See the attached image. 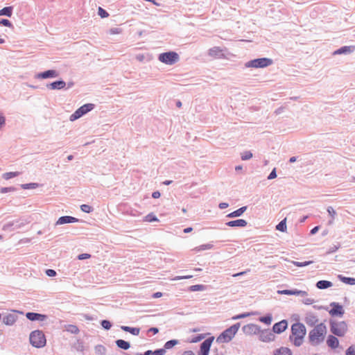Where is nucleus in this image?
Here are the masks:
<instances>
[{"label":"nucleus","instance_id":"f257e3e1","mask_svg":"<svg viewBox=\"0 0 355 355\" xmlns=\"http://www.w3.org/2000/svg\"><path fill=\"white\" fill-rule=\"evenodd\" d=\"M327 334V327L321 322L311 330L309 333V341L312 346H317L322 343Z\"/></svg>","mask_w":355,"mask_h":355},{"label":"nucleus","instance_id":"f03ea898","mask_svg":"<svg viewBox=\"0 0 355 355\" xmlns=\"http://www.w3.org/2000/svg\"><path fill=\"white\" fill-rule=\"evenodd\" d=\"M306 334V329L304 324L301 322H295L291 326V334L289 340L293 343L296 347L302 345L304 338Z\"/></svg>","mask_w":355,"mask_h":355},{"label":"nucleus","instance_id":"7ed1b4c3","mask_svg":"<svg viewBox=\"0 0 355 355\" xmlns=\"http://www.w3.org/2000/svg\"><path fill=\"white\" fill-rule=\"evenodd\" d=\"M241 326L240 322H237L223 331L216 338L218 343H229L234 337Z\"/></svg>","mask_w":355,"mask_h":355},{"label":"nucleus","instance_id":"20e7f679","mask_svg":"<svg viewBox=\"0 0 355 355\" xmlns=\"http://www.w3.org/2000/svg\"><path fill=\"white\" fill-rule=\"evenodd\" d=\"M329 323L330 331L335 336L342 337L347 331V324L345 321L336 322L331 320Z\"/></svg>","mask_w":355,"mask_h":355},{"label":"nucleus","instance_id":"39448f33","mask_svg":"<svg viewBox=\"0 0 355 355\" xmlns=\"http://www.w3.org/2000/svg\"><path fill=\"white\" fill-rule=\"evenodd\" d=\"M30 343L33 347H42L46 345V338L44 333L40 330H35L31 333Z\"/></svg>","mask_w":355,"mask_h":355},{"label":"nucleus","instance_id":"423d86ee","mask_svg":"<svg viewBox=\"0 0 355 355\" xmlns=\"http://www.w3.org/2000/svg\"><path fill=\"white\" fill-rule=\"evenodd\" d=\"M273 60L268 58H256L247 62L245 67L247 68H265L272 64Z\"/></svg>","mask_w":355,"mask_h":355},{"label":"nucleus","instance_id":"0eeeda50","mask_svg":"<svg viewBox=\"0 0 355 355\" xmlns=\"http://www.w3.org/2000/svg\"><path fill=\"white\" fill-rule=\"evenodd\" d=\"M158 59L160 62L166 64L173 65L179 61L180 56L178 53L175 51H168L160 53L158 56Z\"/></svg>","mask_w":355,"mask_h":355},{"label":"nucleus","instance_id":"6e6552de","mask_svg":"<svg viewBox=\"0 0 355 355\" xmlns=\"http://www.w3.org/2000/svg\"><path fill=\"white\" fill-rule=\"evenodd\" d=\"M23 313L17 311H11L3 317V323L8 326L13 325L18 320V315H22Z\"/></svg>","mask_w":355,"mask_h":355},{"label":"nucleus","instance_id":"1a4fd4ad","mask_svg":"<svg viewBox=\"0 0 355 355\" xmlns=\"http://www.w3.org/2000/svg\"><path fill=\"white\" fill-rule=\"evenodd\" d=\"M93 107L94 105L91 103L83 105L70 116V120L73 121L79 119L83 115L92 110Z\"/></svg>","mask_w":355,"mask_h":355},{"label":"nucleus","instance_id":"9d476101","mask_svg":"<svg viewBox=\"0 0 355 355\" xmlns=\"http://www.w3.org/2000/svg\"><path fill=\"white\" fill-rule=\"evenodd\" d=\"M330 306H331V309L329 311V313L330 314L331 316L342 317L344 315L345 311L343 309V307L338 302H333L330 303Z\"/></svg>","mask_w":355,"mask_h":355},{"label":"nucleus","instance_id":"9b49d317","mask_svg":"<svg viewBox=\"0 0 355 355\" xmlns=\"http://www.w3.org/2000/svg\"><path fill=\"white\" fill-rule=\"evenodd\" d=\"M258 335L259 340L265 343L273 341L275 338V335L274 334L272 330L270 331L269 329H261V331L258 334Z\"/></svg>","mask_w":355,"mask_h":355},{"label":"nucleus","instance_id":"f8f14e48","mask_svg":"<svg viewBox=\"0 0 355 355\" xmlns=\"http://www.w3.org/2000/svg\"><path fill=\"white\" fill-rule=\"evenodd\" d=\"M242 331L246 335H257L261 331V328L255 324H248L242 327Z\"/></svg>","mask_w":355,"mask_h":355},{"label":"nucleus","instance_id":"ddd939ff","mask_svg":"<svg viewBox=\"0 0 355 355\" xmlns=\"http://www.w3.org/2000/svg\"><path fill=\"white\" fill-rule=\"evenodd\" d=\"M288 328V321L286 320H282L278 322H276L272 326V331L274 334H281L284 332Z\"/></svg>","mask_w":355,"mask_h":355},{"label":"nucleus","instance_id":"4468645a","mask_svg":"<svg viewBox=\"0 0 355 355\" xmlns=\"http://www.w3.org/2000/svg\"><path fill=\"white\" fill-rule=\"evenodd\" d=\"M179 343V340L173 339L167 341L163 348L157 349V355H164L167 349L173 348L174 346Z\"/></svg>","mask_w":355,"mask_h":355},{"label":"nucleus","instance_id":"2eb2a0df","mask_svg":"<svg viewBox=\"0 0 355 355\" xmlns=\"http://www.w3.org/2000/svg\"><path fill=\"white\" fill-rule=\"evenodd\" d=\"M214 340V336H210L205 339L200 345L199 353H209L211 344Z\"/></svg>","mask_w":355,"mask_h":355},{"label":"nucleus","instance_id":"dca6fc26","mask_svg":"<svg viewBox=\"0 0 355 355\" xmlns=\"http://www.w3.org/2000/svg\"><path fill=\"white\" fill-rule=\"evenodd\" d=\"M208 55L216 59L225 58L223 50L220 46H214L209 49L208 51Z\"/></svg>","mask_w":355,"mask_h":355},{"label":"nucleus","instance_id":"f3484780","mask_svg":"<svg viewBox=\"0 0 355 355\" xmlns=\"http://www.w3.org/2000/svg\"><path fill=\"white\" fill-rule=\"evenodd\" d=\"M304 321L310 327H313L318 322V319L314 313L307 312L305 315Z\"/></svg>","mask_w":355,"mask_h":355},{"label":"nucleus","instance_id":"a211bd4d","mask_svg":"<svg viewBox=\"0 0 355 355\" xmlns=\"http://www.w3.org/2000/svg\"><path fill=\"white\" fill-rule=\"evenodd\" d=\"M225 225L231 227H245L248 225V222L244 219H236L227 222Z\"/></svg>","mask_w":355,"mask_h":355},{"label":"nucleus","instance_id":"6ab92c4d","mask_svg":"<svg viewBox=\"0 0 355 355\" xmlns=\"http://www.w3.org/2000/svg\"><path fill=\"white\" fill-rule=\"evenodd\" d=\"M355 46H343L334 52V55L349 54L354 52Z\"/></svg>","mask_w":355,"mask_h":355},{"label":"nucleus","instance_id":"aec40b11","mask_svg":"<svg viewBox=\"0 0 355 355\" xmlns=\"http://www.w3.org/2000/svg\"><path fill=\"white\" fill-rule=\"evenodd\" d=\"M26 316L28 320H30L31 321H35V320L44 321L46 318V315L37 313H32V312L27 313Z\"/></svg>","mask_w":355,"mask_h":355},{"label":"nucleus","instance_id":"412c9836","mask_svg":"<svg viewBox=\"0 0 355 355\" xmlns=\"http://www.w3.org/2000/svg\"><path fill=\"white\" fill-rule=\"evenodd\" d=\"M327 344L330 348L336 349L338 347L339 341L336 336L329 335L327 339Z\"/></svg>","mask_w":355,"mask_h":355},{"label":"nucleus","instance_id":"4be33fe9","mask_svg":"<svg viewBox=\"0 0 355 355\" xmlns=\"http://www.w3.org/2000/svg\"><path fill=\"white\" fill-rule=\"evenodd\" d=\"M78 221L76 218L72 216H62L58 218L56 225H62L65 223H76Z\"/></svg>","mask_w":355,"mask_h":355},{"label":"nucleus","instance_id":"5701e85b","mask_svg":"<svg viewBox=\"0 0 355 355\" xmlns=\"http://www.w3.org/2000/svg\"><path fill=\"white\" fill-rule=\"evenodd\" d=\"M58 76V73L55 70H48L38 74L40 78L46 79L49 78H55Z\"/></svg>","mask_w":355,"mask_h":355},{"label":"nucleus","instance_id":"b1692460","mask_svg":"<svg viewBox=\"0 0 355 355\" xmlns=\"http://www.w3.org/2000/svg\"><path fill=\"white\" fill-rule=\"evenodd\" d=\"M247 208H248L247 206L241 207L239 209L228 214L227 215V218H236V217L241 216L246 211Z\"/></svg>","mask_w":355,"mask_h":355},{"label":"nucleus","instance_id":"393cba45","mask_svg":"<svg viewBox=\"0 0 355 355\" xmlns=\"http://www.w3.org/2000/svg\"><path fill=\"white\" fill-rule=\"evenodd\" d=\"M315 286L318 289L323 290L331 287L333 286V284L330 281L320 280L316 283Z\"/></svg>","mask_w":355,"mask_h":355},{"label":"nucleus","instance_id":"a878e982","mask_svg":"<svg viewBox=\"0 0 355 355\" xmlns=\"http://www.w3.org/2000/svg\"><path fill=\"white\" fill-rule=\"evenodd\" d=\"M291 350L286 347H281L273 352V355H292Z\"/></svg>","mask_w":355,"mask_h":355},{"label":"nucleus","instance_id":"bb28decb","mask_svg":"<svg viewBox=\"0 0 355 355\" xmlns=\"http://www.w3.org/2000/svg\"><path fill=\"white\" fill-rule=\"evenodd\" d=\"M66 86V83L63 80L55 81L51 83L49 87L51 89H63Z\"/></svg>","mask_w":355,"mask_h":355},{"label":"nucleus","instance_id":"cd10ccee","mask_svg":"<svg viewBox=\"0 0 355 355\" xmlns=\"http://www.w3.org/2000/svg\"><path fill=\"white\" fill-rule=\"evenodd\" d=\"M338 279L343 283L349 285H355V278L338 275Z\"/></svg>","mask_w":355,"mask_h":355},{"label":"nucleus","instance_id":"c85d7f7f","mask_svg":"<svg viewBox=\"0 0 355 355\" xmlns=\"http://www.w3.org/2000/svg\"><path fill=\"white\" fill-rule=\"evenodd\" d=\"M272 320V316L271 313H267L263 316H261L259 318V321L261 322H263L267 325H269L271 324Z\"/></svg>","mask_w":355,"mask_h":355},{"label":"nucleus","instance_id":"c756f323","mask_svg":"<svg viewBox=\"0 0 355 355\" xmlns=\"http://www.w3.org/2000/svg\"><path fill=\"white\" fill-rule=\"evenodd\" d=\"M121 329L123 331L130 332V334H132V335H135V336L138 335L140 331V329L139 328L130 327H127V326H122Z\"/></svg>","mask_w":355,"mask_h":355},{"label":"nucleus","instance_id":"7c9ffc66","mask_svg":"<svg viewBox=\"0 0 355 355\" xmlns=\"http://www.w3.org/2000/svg\"><path fill=\"white\" fill-rule=\"evenodd\" d=\"M116 344L117 345V347H119V348H121L123 349H128L130 348V343L125 340H117L116 341Z\"/></svg>","mask_w":355,"mask_h":355},{"label":"nucleus","instance_id":"2f4dec72","mask_svg":"<svg viewBox=\"0 0 355 355\" xmlns=\"http://www.w3.org/2000/svg\"><path fill=\"white\" fill-rule=\"evenodd\" d=\"M205 288H206V286L205 285H203V284H196V285L190 286L188 288V291L193 292V291H205Z\"/></svg>","mask_w":355,"mask_h":355},{"label":"nucleus","instance_id":"473e14b6","mask_svg":"<svg viewBox=\"0 0 355 355\" xmlns=\"http://www.w3.org/2000/svg\"><path fill=\"white\" fill-rule=\"evenodd\" d=\"M255 314H256V313H254V312L243 313H240V314L233 316L232 318V319L234 320H239V319H243V318H247V317H249L250 315H253Z\"/></svg>","mask_w":355,"mask_h":355},{"label":"nucleus","instance_id":"72a5a7b5","mask_svg":"<svg viewBox=\"0 0 355 355\" xmlns=\"http://www.w3.org/2000/svg\"><path fill=\"white\" fill-rule=\"evenodd\" d=\"M286 219L281 220L276 226V230L284 232L286 231Z\"/></svg>","mask_w":355,"mask_h":355},{"label":"nucleus","instance_id":"f704fd0d","mask_svg":"<svg viewBox=\"0 0 355 355\" xmlns=\"http://www.w3.org/2000/svg\"><path fill=\"white\" fill-rule=\"evenodd\" d=\"M64 329L67 331H69L71 334H76L79 332L78 328L76 325L68 324L64 327Z\"/></svg>","mask_w":355,"mask_h":355},{"label":"nucleus","instance_id":"c9c22d12","mask_svg":"<svg viewBox=\"0 0 355 355\" xmlns=\"http://www.w3.org/2000/svg\"><path fill=\"white\" fill-rule=\"evenodd\" d=\"M12 8L11 6L5 7L3 9L0 10V16L6 15L8 17H10L12 15Z\"/></svg>","mask_w":355,"mask_h":355},{"label":"nucleus","instance_id":"e433bc0d","mask_svg":"<svg viewBox=\"0 0 355 355\" xmlns=\"http://www.w3.org/2000/svg\"><path fill=\"white\" fill-rule=\"evenodd\" d=\"M278 293L281 295H296L297 289H285L282 291H278Z\"/></svg>","mask_w":355,"mask_h":355},{"label":"nucleus","instance_id":"4c0bfd02","mask_svg":"<svg viewBox=\"0 0 355 355\" xmlns=\"http://www.w3.org/2000/svg\"><path fill=\"white\" fill-rule=\"evenodd\" d=\"M340 248V244L338 243L336 245H334L333 246H330L329 248L326 252V254H330L336 251H337Z\"/></svg>","mask_w":355,"mask_h":355},{"label":"nucleus","instance_id":"58836bf2","mask_svg":"<svg viewBox=\"0 0 355 355\" xmlns=\"http://www.w3.org/2000/svg\"><path fill=\"white\" fill-rule=\"evenodd\" d=\"M20 173L19 172H9V173H6L3 175V177L4 179L6 180H9V179H11L12 178H15L17 175H19Z\"/></svg>","mask_w":355,"mask_h":355},{"label":"nucleus","instance_id":"ea45409f","mask_svg":"<svg viewBox=\"0 0 355 355\" xmlns=\"http://www.w3.org/2000/svg\"><path fill=\"white\" fill-rule=\"evenodd\" d=\"M327 212L329 215L331 216V220L329 222V224H331L334 220L335 216L336 215V212L332 207H328Z\"/></svg>","mask_w":355,"mask_h":355},{"label":"nucleus","instance_id":"a19ab883","mask_svg":"<svg viewBox=\"0 0 355 355\" xmlns=\"http://www.w3.org/2000/svg\"><path fill=\"white\" fill-rule=\"evenodd\" d=\"M213 245L211 243H207L200 245L199 247H197L196 248V251H201V250H209L213 248Z\"/></svg>","mask_w":355,"mask_h":355},{"label":"nucleus","instance_id":"79ce46f5","mask_svg":"<svg viewBox=\"0 0 355 355\" xmlns=\"http://www.w3.org/2000/svg\"><path fill=\"white\" fill-rule=\"evenodd\" d=\"M313 262V261H306L304 262L293 261V264L297 267H304L310 265Z\"/></svg>","mask_w":355,"mask_h":355},{"label":"nucleus","instance_id":"37998d69","mask_svg":"<svg viewBox=\"0 0 355 355\" xmlns=\"http://www.w3.org/2000/svg\"><path fill=\"white\" fill-rule=\"evenodd\" d=\"M252 157V153L250 151H245L241 154L242 160H248Z\"/></svg>","mask_w":355,"mask_h":355},{"label":"nucleus","instance_id":"c03bdc74","mask_svg":"<svg viewBox=\"0 0 355 355\" xmlns=\"http://www.w3.org/2000/svg\"><path fill=\"white\" fill-rule=\"evenodd\" d=\"M345 354L355 355V345H351L350 347H349L345 352Z\"/></svg>","mask_w":355,"mask_h":355},{"label":"nucleus","instance_id":"a18cd8bd","mask_svg":"<svg viewBox=\"0 0 355 355\" xmlns=\"http://www.w3.org/2000/svg\"><path fill=\"white\" fill-rule=\"evenodd\" d=\"M80 209L85 213H90L92 211V207L88 205H82Z\"/></svg>","mask_w":355,"mask_h":355},{"label":"nucleus","instance_id":"49530a36","mask_svg":"<svg viewBox=\"0 0 355 355\" xmlns=\"http://www.w3.org/2000/svg\"><path fill=\"white\" fill-rule=\"evenodd\" d=\"M205 338L204 334H198L191 339V343H198Z\"/></svg>","mask_w":355,"mask_h":355},{"label":"nucleus","instance_id":"de8ad7c7","mask_svg":"<svg viewBox=\"0 0 355 355\" xmlns=\"http://www.w3.org/2000/svg\"><path fill=\"white\" fill-rule=\"evenodd\" d=\"M101 325L104 329H105L107 330L110 329L112 326L111 323L108 320H104L101 322Z\"/></svg>","mask_w":355,"mask_h":355},{"label":"nucleus","instance_id":"09e8293b","mask_svg":"<svg viewBox=\"0 0 355 355\" xmlns=\"http://www.w3.org/2000/svg\"><path fill=\"white\" fill-rule=\"evenodd\" d=\"M98 15L102 17V18H104V17H108V13L104 10L102 8L99 7L98 8Z\"/></svg>","mask_w":355,"mask_h":355},{"label":"nucleus","instance_id":"8fccbe9b","mask_svg":"<svg viewBox=\"0 0 355 355\" xmlns=\"http://www.w3.org/2000/svg\"><path fill=\"white\" fill-rule=\"evenodd\" d=\"M0 25H3V26H7V27L12 26V24L10 23V21L8 19H1L0 21Z\"/></svg>","mask_w":355,"mask_h":355},{"label":"nucleus","instance_id":"3c124183","mask_svg":"<svg viewBox=\"0 0 355 355\" xmlns=\"http://www.w3.org/2000/svg\"><path fill=\"white\" fill-rule=\"evenodd\" d=\"M109 33L111 35L120 34L121 33V29L119 28H113L110 30Z\"/></svg>","mask_w":355,"mask_h":355},{"label":"nucleus","instance_id":"603ef678","mask_svg":"<svg viewBox=\"0 0 355 355\" xmlns=\"http://www.w3.org/2000/svg\"><path fill=\"white\" fill-rule=\"evenodd\" d=\"M276 177H277L276 168H274L272 170V171L270 172V173L269 174V175L268 176V179L272 180V179H275Z\"/></svg>","mask_w":355,"mask_h":355},{"label":"nucleus","instance_id":"864d4df0","mask_svg":"<svg viewBox=\"0 0 355 355\" xmlns=\"http://www.w3.org/2000/svg\"><path fill=\"white\" fill-rule=\"evenodd\" d=\"M144 220L148 222L154 221L155 220V216L153 214H148L145 217Z\"/></svg>","mask_w":355,"mask_h":355},{"label":"nucleus","instance_id":"5fc2aeb1","mask_svg":"<svg viewBox=\"0 0 355 355\" xmlns=\"http://www.w3.org/2000/svg\"><path fill=\"white\" fill-rule=\"evenodd\" d=\"M302 302L304 304L309 305V304H313L315 302V300L313 299H311V298H306V299H304L302 300Z\"/></svg>","mask_w":355,"mask_h":355},{"label":"nucleus","instance_id":"6e6d98bb","mask_svg":"<svg viewBox=\"0 0 355 355\" xmlns=\"http://www.w3.org/2000/svg\"><path fill=\"white\" fill-rule=\"evenodd\" d=\"M6 119L2 113H0V129L5 125Z\"/></svg>","mask_w":355,"mask_h":355},{"label":"nucleus","instance_id":"4d7b16f0","mask_svg":"<svg viewBox=\"0 0 355 355\" xmlns=\"http://www.w3.org/2000/svg\"><path fill=\"white\" fill-rule=\"evenodd\" d=\"M46 274L49 277H54L56 275V272L54 270L52 269H48L46 271Z\"/></svg>","mask_w":355,"mask_h":355},{"label":"nucleus","instance_id":"13d9d810","mask_svg":"<svg viewBox=\"0 0 355 355\" xmlns=\"http://www.w3.org/2000/svg\"><path fill=\"white\" fill-rule=\"evenodd\" d=\"M91 257V255L89 254H81L80 255H78V259L80 260H83V259H88Z\"/></svg>","mask_w":355,"mask_h":355},{"label":"nucleus","instance_id":"bf43d9fd","mask_svg":"<svg viewBox=\"0 0 355 355\" xmlns=\"http://www.w3.org/2000/svg\"><path fill=\"white\" fill-rule=\"evenodd\" d=\"M308 295L306 291H300L297 289V293L296 295H300L302 297L306 296Z\"/></svg>","mask_w":355,"mask_h":355},{"label":"nucleus","instance_id":"052dcab7","mask_svg":"<svg viewBox=\"0 0 355 355\" xmlns=\"http://www.w3.org/2000/svg\"><path fill=\"white\" fill-rule=\"evenodd\" d=\"M313 308L315 310H322V309H324L326 311L328 310V307H326L324 306L313 305Z\"/></svg>","mask_w":355,"mask_h":355},{"label":"nucleus","instance_id":"680f3d73","mask_svg":"<svg viewBox=\"0 0 355 355\" xmlns=\"http://www.w3.org/2000/svg\"><path fill=\"white\" fill-rule=\"evenodd\" d=\"M319 226H315L313 228H312L310 231V234L313 235L315 234L319 230Z\"/></svg>","mask_w":355,"mask_h":355},{"label":"nucleus","instance_id":"e2e57ef3","mask_svg":"<svg viewBox=\"0 0 355 355\" xmlns=\"http://www.w3.org/2000/svg\"><path fill=\"white\" fill-rule=\"evenodd\" d=\"M229 206L228 203L226 202H220L218 205L219 208L221 209H225Z\"/></svg>","mask_w":355,"mask_h":355},{"label":"nucleus","instance_id":"0e129e2a","mask_svg":"<svg viewBox=\"0 0 355 355\" xmlns=\"http://www.w3.org/2000/svg\"><path fill=\"white\" fill-rule=\"evenodd\" d=\"M151 354H155V352H153L151 350H148L144 354H137V355H151Z\"/></svg>","mask_w":355,"mask_h":355},{"label":"nucleus","instance_id":"69168bd1","mask_svg":"<svg viewBox=\"0 0 355 355\" xmlns=\"http://www.w3.org/2000/svg\"><path fill=\"white\" fill-rule=\"evenodd\" d=\"M191 277H192V275H187V276L178 277L176 279H189V278H191Z\"/></svg>","mask_w":355,"mask_h":355},{"label":"nucleus","instance_id":"338daca9","mask_svg":"<svg viewBox=\"0 0 355 355\" xmlns=\"http://www.w3.org/2000/svg\"><path fill=\"white\" fill-rule=\"evenodd\" d=\"M182 355H196L191 350H189V351H185Z\"/></svg>","mask_w":355,"mask_h":355},{"label":"nucleus","instance_id":"774afa93","mask_svg":"<svg viewBox=\"0 0 355 355\" xmlns=\"http://www.w3.org/2000/svg\"><path fill=\"white\" fill-rule=\"evenodd\" d=\"M297 157H295V156L290 157L289 161H288L289 163H294L297 160Z\"/></svg>","mask_w":355,"mask_h":355}]
</instances>
